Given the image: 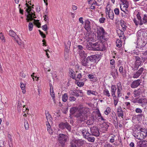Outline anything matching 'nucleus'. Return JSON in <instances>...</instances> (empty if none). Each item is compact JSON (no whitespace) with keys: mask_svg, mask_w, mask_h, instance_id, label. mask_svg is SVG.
Segmentation results:
<instances>
[{"mask_svg":"<svg viewBox=\"0 0 147 147\" xmlns=\"http://www.w3.org/2000/svg\"><path fill=\"white\" fill-rule=\"evenodd\" d=\"M103 42H98L94 44L88 42L86 45V48L89 50L103 51L105 49Z\"/></svg>","mask_w":147,"mask_h":147,"instance_id":"1","label":"nucleus"},{"mask_svg":"<svg viewBox=\"0 0 147 147\" xmlns=\"http://www.w3.org/2000/svg\"><path fill=\"white\" fill-rule=\"evenodd\" d=\"M87 111L84 108L80 109L75 115V116L81 121H84L87 119Z\"/></svg>","mask_w":147,"mask_h":147,"instance_id":"2","label":"nucleus"},{"mask_svg":"<svg viewBox=\"0 0 147 147\" xmlns=\"http://www.w3.org/2000/svg\"><path fill=\"white\" fill-rule=\"evenodd\" d=\"M96 33L98 39H99L101 42H105L107 41L108 38H105L104 36L106 33L102 27H99L98 28Z\"/></svg>","mask_w":147,"mask_h":147,"instance_id":"3","label":"nucleus"},{"mask_svg":"<svg viewBox=\"0 0 147 147\" xmlns=\"http://www.w3.org/2000/svg\"><path fill=\"white\" fill-rule=\"evenodd\" d=\"M137 35L138 40L147 41V33L145 32L139 30L137 32Z\"/></svg>","mask_w":147,"mask_h":147,"instance_id":"4","label":"nucleus"},{"mask_svg":"<svg viewBox=\"0 0 147 147\" xmlns=\"http://www.w3.org/2000/svg\"><path fill=\"white\" fill-rule=\"evenodd\" d=\"M137 130H136L133 133L134 136L138 140H143L145 138L146 136L144 134H143L139 130L137 129Z\"/></svg>","mask_w":147,"mask_h":147,"instance_id":"5","label":"nucleus"},{"mask_svg":"<svg viewBox=\"0 0 147 147\" xmlns=\"http://www.w3.org/2000/svg\"><path fill=\"white\" fill-rule=\"evenodd\" d=\"M58 138L59 142L63 145L67 141L68 136L63 134H60L59 135Z\"/></svg>","mask_w":147,"mask_h":147,"instance_id":"6","label":"nucleus"},{"mask_svg":"<svg viewBox=\"0 0 147 147\" xmlns=\"http://www.w3.org/2000/svg\"><path fill=\"white\" fill-rule=\"evenodd\" d=\"M82 65L88 68H90L92 64L87 57L84 59H82L81 61Z\"/></svg>","mask_w":147,"mask_h":147,"instance_id":"7","label":"nucleus"},{"mask_svg":"<svg viewBox=\"0 0 147 147\" xmlns=\"http://www.w3.org/2000/svg\"><path fill=\"white\" fill-rule=\"evenodd\" d=\"M146 69L143 67H141L138 70L134 73L133 76V78H138L142 73Z\"/></svg>","mask_w":147,"mask_h":147,"instance_id":"8","label":"nucleus"},{"mask_svg":"<svg viewBox=\"0 0 147 147\" xmlns=\"http://www.w3.org/2000/svg\"><path fill=\"white\" fill-rule=\"evenodd\" d=\"M59 127L60 128L62 129H64L65 128H66L68 131H70L71 130V126L67 122L63 123V122L61 123L59 125Z\"/></svg>","mask_w":147,"mask_h":147,"instance_id":"9","label":"nucleus"},{"mask_svg":"<svg viewBox=\"0 0 147 147\" xmlns=\"http://www.w3.org/2000/svg\"><path fill=\"white\" fill-rule=\"evenodd\" d=\"M90 131L92 135L96 136H98L99 135V131L97 127H93L90 128Z\"/></svg>","mask_w":147,"mask_h":147,"instance_id":"10","label":"nucleus"},{"mask_svg":"<svg viewBox=\"0 0 147 147\" xmlns=\"http://www.w3.org/2000/svg\"><path fill=\"white\" fill-rule=\"evenodd\" d=\"M106 8V12L107 15H108V17L110 19L113 20L114 18V14L112 10H111L109 8V9L107 7Z\"/></svg>","mask_w":147,"mask_h":147,"instance_id":"11","label":"nucleus"},{"mask_svg":"<svg viewBox=\"0 0 147 147\" xmlns=\"http://www.w3.org/2000/svg\"><path fill=\"white\" fill-rule=\"evenodd\" d=\"M138 43L137 44L136 47L139 48H141L144 47L147 43V40H138Z\"/></svg>","mask_w":147,"mask_h":147,"instance_id":"12","label":"nucleus"},{"mask_svg":"<svg viewBox=\"0 0 147 147\" xmlns=\"http://www.w3.org/2000/svg\"><path fill=\"white\" fill-rule=\"evenodd\" d=\"M140 80L138 79L133 81L131 84V87L132 88H136L140 84Z\"/></svg>","mask_w":147,"mask_h":147,"instance_id":"13","label":"nucleus"},{"mask_svg":"<svg viewBox=\"0 0 147 147\" xmlns=\"http://www.w3.org/2000/svg\"><path fill=\"white\" fill-rule=\"evenodd\" d=\"M117 94L118 97H120L122 96L121 90L122 86L121 82H119L117 84Z\"/></svg>","mask_w":147,"mask_h":147,"instance_id":"14","label":"nucleus"},{"mask_svg":"<svg viewBox=\"0 0 147 147\" xmlns=\"http://www.w3.org/2000/svg\"><path fill=\"white\" fill-rule=\"evenodd\" d=\"M119 71L123 77H125L126 76V69L122 66H120L119 67Z\"/></svg>","mask_w":147,"mask_h":147,"instance_id":"15","label":"nucleus"},{"mask_svg":"<svg viewBox=\"0 0 147 147\" xmlns=\"http://www.w3.org/2000/svg\"><path fill=\"white\" fill-rule=\"evenodd\" d=\"M84 28L88 32H89L90 30V22L88 20H86L85 22Z\"/></svg>","mask_w":147,"mask_h":147,"instance_id":"16","label":"nucleus"},{"mask_svg":"<svg viewBox=\"0 0 147 147\" xmlns=\"http://www.w3.org/2000/svg\"><path fill=\"white\" fill-rule=\"evenodd\" d=\"M117 114L118 117H121L122 118H123V111L120 106L118 107L117 109Z\"/></svg>","mask_w":147,"mask_h":147,"instance_id":"17","label":"nucleus"},{"mask_svg":"<svg viewBox=\"0 0 147 147\" xmlns=\"http://www.w3.org/2000/svg\"><path fill=\"white\" fill-rule=\"evenodd\" d=\"M141 64V62H135L131 67L132 69L134 71L138 69L139 67Z\"/></svg>","mask_w":147,"mask_h":147,"instance_id":"18","label":"nucleus"},{"mask_svg":"<svg viewBox=\"0 0 147 147\" xmlns=\"http://www.w3.org/2000/svg\"><path fill=\"white\" fill-rule=\"evenodd\" d=\"M80 109L76 107H73L71 108L70 110V115L76 114L78 111H79Z\"/></svg>","mask_w":147,"mask_h":147,"instance_id":"19","label":"nucleus"},{"mask_svg":"<svg viewBox=\"0 0 147 147\" xmlns=\"http://www.w3.org/2000/svg\"><path fill=\"white\" fill-rule=\"evenodd\" d=\"M142 92V88H140L137 90H134V93L135 97H136L139 95Z\"/></svg>","mask_w":147,"mask_h":147,"instance_id":"20","label":"nucleus"},{"mask_svg":"<svg viewBox=\"0 0 147 147\" xmlns=\"http://www.w3.org/2000/svg\"><path fill=\"white\" fill-rule=\"evenodd\" d=\"M120 8L121 10L123 12V13H121L122 17L123 18H124L127 19L129 16L128 14L125 12L124 9H123V8L122 7V6H121Z\"/></svg>","mask_w":147,"mask_h":147,"instance_id":"21","label":"nucleus"},{"mask_svg":"<svg viewBox=\"0 0 147 147\" xmlns=\"http://www.w3.org/2000/svg\"><path fill=\"white\" fill-rule=\"evenodd\" d=\"M120 24L121 27H122L121 30L123 31H125L127 27L125 25V23L124 20H120Z\"/></svg>","mask_w":147,"mask_h":147,"instance_id":"22","label":"nucleus"},{"mask_svg":"<svg viewBox=\"0 0 147 147\" xmlns=\"http://www.w3.org/2000/svg\"><path fill=\"white\" fill-rule=\"evenodd\" d=\"M135 112L136 113H140V114H139L138 115V116L140 117H144V116L143 115V114H142V110L139 108H137L135 109Z\"/></svg>","mask_w":147,"mask_h":147,"instance_id":"23","label":"nucleus"},{"mask_svg":"<svg viewBox=\"0 0 147 147\" xmlns=\"http://www.w3.org/2000/svg\"><path fill=\"white\" fill-rule=\"evenodd\" d=\"M143 24H147V16L144 15V16L143 18V20L141 21L139 24L142 25Z\"/></svg>","mask_w":147,"mask_h":147,"instance_id":"24","label":"nucleus"},{"mask_svg":"<svg viewBox=\"0 0 147 147\" xmlns=\"http://www.w3.org/2000/svg\"><path fill=\"white\" fill-rule=\"evenodd\" d=\"M80 56L83 59H85L87 56V54L83 50L79 51Z\"/></svg>","mask_w":147,"mask_h":147,"instance_id":"25","label":"nucleus"},{"mask_svg":"<svg viewBox=\"0 0 147 147\" xmlns=\"http://www.w3.org/2000/svg\"><path fill=\"white\" fill-rule=\"evenodd\" d=\"M75 140L76 143L77 144V145L79 146L82 145L85 143V141L84 140Z\"/></svg>","mask_w":147,"mask_h":147,"instance_id":"26","label":"nucleus"},{"mask_svg":"<svg viewBox=\"0 0 147 147\" xmlns=\"http://www.w3.org/2000/svg\"><path fill=\"white\" fill-rule=\"evenodd\" d=\"M96 58V57L95 55H91L90 56H88L87 57L91 63L94 61L95 60Z\"/></svg>","mask_w":147,"mask_h":147,"instance_id":"27","label":"nucleus"},{"mask_svg":"<svg viewBox=\"0 0 147 147\" xmlns=\"http://www.w3.org/2000/svg\"><path fill=\"white\" fill-rule=\"evenodd\" d=\"M140 130V132L143 134H144L145 136L146 137V136L147 135V130L145 129V128H141L140 129H139Z\"/></svg>","mask_w":147,"mask_h":147,"instance_id":"28","label":"nucleus"},{"mask_svg":"<svg viewBox=\"0 0 147 147\" xmlns=\"http://www.w3.org/2000/svg\"><path fill=\"white\" fill-rule=\"evenodd\" d=\"M68 98L67 94V93H65L62 95V100L64 102H66Z\"/></svg>","mask_w":147,"mask_h":147,"instance_id":"29","label":"nucleus"},{"mask_svg":"<svg viewBox=\"0 0 147 147\" xmlns=\"http://www.w3.org/2000/svg\"><path fill=\"white\" fill-rule=\"evenodd\" d=\"M46 116L47 121H51L52 119V117L51 115L48 112L46 113Z\"/></svg>","mask_w":147,"mask_h":147,"instance_id":"30","label":"nucleus"},{"mask_svg":"<svg viewBox=\"0 0 147 147\" xmlns=\"http://www.w3.org/2000/svg\"><path fill=\"white\" fill-rule=\"evenodd\" d=\"M87 94L89 95L91 94L94 95H96L98 94V93L93 90H88L87 91Z\"/></svg>","mask_w":147,"mask_h":147,"instance_id":"31","label":"nucleus"},{"mask_svg":"<svg viewBox=\"0 0 147 147\" xmlns=\"http://www.w3.org/2000/svg\"><path fill=\"white\" fill-rule=\"evenodd\" d=\"M20 87L22 90V92L23 94H25L26 92L25 85L22 83H20Z\"/></svg>","mask_w":147,"mask_h":147,"instance_id":"32","label":"nucleus"},{"mask_svg":"<svg viewBox=\"0 0 147 147\" xmlns=\"http://www.w3.org/2000/svg\"><path fill=\"white\" fill-rule=\"evenodd\" d=\"M92 135H91V136H90L88 137L87 138V140L89 142H94L95 140L94 138L93 137Z\"/></svg>","mask_w":147,"mask_h":147,"instance_id":"33","label":"nucleus"},{"mask_svg":"<svg viewBox=\"0 0 147 147\" xmlns=\"http://www.w3.org/2000/svg\"><path fill=\"white\" fill-rule=\"evenodd\" d=\"M122 6L123 7H124L123 9H124V10L125 11L126 10L127 8L128 7V3L126 1V2H125L124 3H123Z\"/></svg>","mask_w":147,"mask_h":147,"instance_id":"34","label":"nucleus"},{"mask_svg":"<svg viewBox=\"0 0 147 147\" xmlns=\"http://www.w3.org/2000/svg\"><path fill=\"white\" fill-rule=\"evenodd\" d=\"M116 46L118 47H121L122 46L121 41L119 39L117 40L116 42Z\"/></svg>","mask_w":147,"mask_h":147,"instance_id":"35","label":"nucleus"},{"mask_svg":"<svg viewBox=\"0 0 147 147\" xmlns=\"http://www.w3.org/2000/svg\"><path fill=\"white\" fill-rule=\"evenodd\" d=\"M69 73L71 74L72 78L73 79H76V76L74 74V71L73 70L71 69L69 71Z\"/></svg>","mask_w":147,"mask_h":147,"instance_id":"36","label":"nucleus"},{"mask_svg":"<svg viewBox=\"0 0 147 147\" xmlns=\"http://www.w3.org/2000/svg\"><path fill=\"white\" fill-rule=\"evenodd\" d=\"M9 35L13 37L16 35V33L12 30H10L9 31Z\"/></svg>","mask_w":147,"mask_h":147,"instance_id":"37","label":"nucleus"},{"mask_svg":"<svg viewBox=\"0 0 147 147\" xmlns=\"http://www.w3.org/2000/svg\"><path fill=\"white\" fill-rule=\"evenodd\" d=\"M103 94L106 96L109 97L110 96V93L109 92V91L107 89H105L103 91Z\"/></svg>","mask_w":147,"mask_h":147,"instance_id":"38","label":"nucleus"},{"mask_svg":"<svg viewBox=\"0 0 147 147\" xmlns=\"http://www.w3.org/2000/svg\"><path fill=\"white\" fill-rule=\"evenodd\" d=\"M70 147H76L77 144L75 142V140H73L71 141V143Z\"/></svg>","mask_w":147,"mask_h":147,"instance_id":"39","label":"nucleus"},{"mask_svg":"<svg viewBox=\"0 0 147 147\" xmlns=\"http://www.w3.org/2000/svg\"><path fill=\"white\" fill-rule=\"evenodd\" d=\"M111 111L110 108L108 107L107 108L106 110L105 111L104 113L106 115H108L109 113Z\"/></svg>","mask_w":147,"mask_h":147,"instance_id":"40","label":"nucleus"},{"mask_svg":"<svg viewBox=\"0 0 147 147\" xmlns=\"http://www.w3.org/2000/svg\"><path fill=\"white\" fill-rule=\"evenodd\" d=\"M114 99V104L115 106H116L118 102L119 99L117 97H115Z\"/></svg>","mask_w":147,"mask_h":147,"instance_id":"41","label":"nucleus"},{"mask_svg":"<svg viewBox=\"0 0 147 147\" xmlns=\"http://www.w3.org/2000/svg\"><path fill=\"white\" fill-rule=\"evenodd\" d=\"M50 94H51V96L52 97L53 99V100H54V98L55 97L54 93L53 92V90H52V91L51 87L50 88Z\"/></svg>","mask_w":147,"mask_h":147,"instance_id":"42","label":"nucleus"},{"mask_svg":"<svg viewBox=\"0 0 147 147\" xmlns=\"http://www.w3.org/2000/svg\"><path fill=\"white\" fill-rule=\"evenodd\" d=\"M114 11L115 15H119V10L118 8H115L114 9Z\"/></svg>","mask_w":147,"mask_h":147,"instance_id":"43","label":"nucleus"},{"mask_svg":"<svg viewBox=\"0 0 147 147\" xmlns=\"http://www.w3.org/2000/svg\"><path fill=\"white\" fill-rule=\"evenodd\" d=\"M33 27V24L31 22H30L28 25V28L29 30L31 31L32 30Z\"/></svg>","mask_w":147,"mask_h":147,"instance_id":"44","label":"nucleus"},{"mask_svg":"<svg viewBox=\"0 0 147 147\" xmlns=\"http://www.w3.org/2000/svg\"><path fill=\"white\" fill-rule=\"evenodd\" d=\"M135 59L136 60L135 62H141V63H142V61L141 60V58L139 57L138 56H135Z\"/></svg>","mask_w":147,"mask_h":147,"instance_id":"45","label":"nucleus"},{"mask_svg":"<svg viewBox=\"0 0 147 147\" xmlns=\"http://www.w3.org/2000/svg\"><path fill=\"white\" fill-rule=\"evenodd\" d=\"M115 63V61L113 59H111L110 60V64L111 65H112V66H111L112 68H113V67L114 68L115 67V66L114 65Z\"/></svg>","mask_w":147,"mask_h":147,"instance_id":"46","label":"nucleus"},{"mask_svg":"<svg viewBox=\"0 0 147 147\" xmlns=\"http://www.w3.org/2000/svg\"><path fill=\"white\" fill-rule=\"evenodd\" d=\"M0 38L2 42H5V38L3 34L1 32L0 33Z\"/></svg>","mask_w":147,"mask_h":147,"instance_id":"47","label":"nucleus"},{"mask_svg":"<svg viewBox=\"0 0 147 147\" xmlns=\"http://www.w3.org/2000/svg\"><path fill=\"white\" fill-rule=\"evenodd\" d=\"M117 88L115 87V85H112L111 86V92H115Z\"/></svg>","mask_w":147,"mask_h":147,"instance_id":"48","label":"nucleus"},{"mask_svg":"<svg viewBox=\"0 0 147 147\" xmlns=\"http://www.w3.org/2000/svg\"><path fill=\"white\" fill-rule=\"evenodd\" d=\"M69 100L70 101H74L76 100V98L74 96H71L69 97Z\"/></svg>","mask_w":147,"mask_h":147,"instance_id":"49","label":"nucleus"},{"mask_svg":"<svg viewBox=\"0 0 147 147\" xmlns=\"http://www.w3.org/2000/svg\"><path fill=\"white\" fill-rule=\"evenodd\" d=\"M26 4L27 5V6L28 7V9H26V11H27V12L28 13V12H29L30 13V11H31V7L30 6L28 5L27 4V3H26Z\"/></svg>","mask_w":147,"mask_h":147,"instance_id":"50","label":"nucleus"},{"mask_svg":"<svg viewBox=\"0 0 147 147\" xmlns=\"http://www.w3.org/2000/svg\"><path fill=\"white\" fill-rule=\"evenodd\" d=\"M24 126L26 129H28L29 126L28 122L27 121H25L24 122Z\"/></svg>","mask_w":147,"mask_h":147,"instance_id":"51","label":"nucleus"},{"mask_svg":"<svg viewBox=\"0 0 147 147\" xmlns=\"http://www.w3.org/2000/svg\"><path fill=\"white\" fill-rule=\"evenodd\" d=\"M14 38V39L16 41V42H18L19 40H20V41H21V40L19 38L18 35H16V36L13 37Z\"/></svg>","mask_w":147,"mask_h":147,"instance_id":"52","label":"nucleus"},{"mask_svg":"<svg viewBox=\"0 0 147 147\" xmlns=\"http://www.w3.org/2000/svg\"><path fill=\"white\" fill-rule=\"evenodd\" d=\"M76 83L78 86L79 87L82 86L84 85V83L83 82H78Z\"/></svg>","mask_w":147,"mask_h":147,"instance_id":"53","label":"nucleus"},{"mask_svg":"<svg viewBox=\"0 0 147 147\" xmlns=\"http://www.w3.org/2000/svg\"><path fill=\"white\" fill-rule=\"evenodd\" d=\"M38 31L40 33V34L41 36L44 38H45L46 36L45 34H44L43 32L41 31L40 30H39Z\"/></svg>","mask_w":147,"mask_h":147,"instance_id":"54","label":"nucleus"},{"mask_svg":"<svg viewBox=\"0 0 147 147\" xmlns=\"http://www.w3.org/2000/svg\"><path fill=\"white\" fill-rule=\"evenodd\" d=\"M88 131L86 130H83L82 131V134H83L85 138L86 135V134H87V132H88Z\"/></svg>","mask_w":147,"mask_h":147,"instance_id":"55","label":"nucleus"},{"mask_svg":"<svg viewBox=\"0 0 147 147\" xmlns=\"http://www.w3.org/2000/svg\"><path fill=\"white\" fill-rule=\"evenodd\" d=\"M47 131L50 134H52L53 133V131L51 127L47 128Z\"/></svg>","mask_w":147,"mask_h":147,"instance_id":"56","label":"nucleus"},{"mask_svg":"<svg viewBox=\"0 0 147 147\" xmlns=\"http://www.w3.org/2000/svg\"><path fill=\"white\" fill-rule=\"evenodd\" d=\"M42 28L43 30L45 31H46L47 30V25L45 24L42 27Z\"/></svg>","mask_w":147,"mask_h":147,"instance_id":"57","label":"nucleus"},{"mask_svg":"<svg viewBox=\"0 0 147 147\" xmlns=\"http://www.w3.org/2000/svg\"><path fill=\"white\" fill-rule=\"evenodd\" d=\"M27 18H29V19H30V20L32 21L33 20V16H31V15H27ZM33 18H36V17H34V16H33Z\"/></svg>","mask_w":147,"mask_h":147,"instance_id":"58","label":"nucleus"},{"mask_svg":"<svg viewBox=\"0 0 147 147\" xmlns=\"http://www.w3.org/2000/svg\"><path fill=\"white\" fill-rule=\"evenodd\" d=\"M105 19L104 18H100L99 20V22L100 23H103L105 21Z\"/></svg>","mask_w":147,"mask_h":147,"instance_id":"59","label":"nucleus"},{"mask_svg":"<svg viewBox=\"0 0 147 147\" xmlns=\"http://www.w3.org/2000/svg\"><path fill=\"white\" fill-rule=\"evenodd\" d=\"M82 74H79L78 75L77 77H76V78L78 80H80V79L82 78Z\"/></svg>","mask_w":147,"mask_h":147,"instance_id":"60","label":"nucleus"},{"mask_svg":"<svg viewBox=\"0 0 147 147\" xmlns=\"http://www.w3.org/2000/svg\"><path fill=\"white\" fill-rule=\"evenodd\" d=\"M138 19L140 20V22L141 21H142L141 20V18L140 15V14L139 13H138L136 15Z\"/></svg>","mask_w":147,"mask_h":147,"instance_id":"61","label":"nucleus"},{"mask_svg":"<svg viewBox=\"0 0 147 147\" xmlns=\"http://www.w3.org/2000/svg\"><path fill=\"white\" fill-rule=\"evenodd\" d=\"M24 107H25V105H24L23 106L24 109H23V112H24L25 111H26V112H28V111H29V109H28L27 108H26V107H25L24 108Z\"/></svg>","mask_w":147,"mask_h":147,"instance_id":"62","label":"nucleus"},{"mask_svg":"<svg viewBox=\"0 0 147 147\" xmlns=\"http://www.w3.org/2000/svg\"><path fill=\"white\" fill-rule=\"evenodd\" d=\"M84 38L85 40V41H86L87 42L89 41L90 37L88 36H86L85 37H84Z\"/></svg>","mask_w":147,"mask_h":147,"instance_id":"63","label":"nucleus"},{"mask_svg":"<svg viewBox=\"0 0 147 147\" xmlns=\"http://www.w3.org/2000/svg\"><path fill=\"white\" fill-rule=\"evenodd\" d=\"M133 21L136 26H137L139 24L138 22L135 18L133 19Z\"/></svg>","mask_w":147,"mask_h":147,"instance_id":"64","label":"nucleus"}]
</instances>
